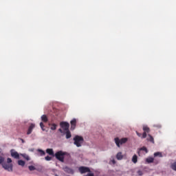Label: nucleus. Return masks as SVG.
Here are the masks:
<instances>
[{
  "mask_svg": "<svg viewBox=\"0 0 176 176\" xmlns=\"http://www.w3.org/2000/svg\"><path fill=\"white\" fill-rule=\"evenodd\" d=\"M10 163H12V159L8 158L7 162H4L2 164L3 169L6 170L7 171H13V164Z\"/></svg>",
  "mask_w": 176,
  "mask_h": 176,
  "instance_id": "nucleus-1",
  "label": "nucleus"
},
{
  "mask_svg": "<svg viewBox=\"0 0 176 176\" xmlns=\"http://www.w3.org/2000/svg\"><path fill=\"white\" fill-rule=\"evenodd\" d=\"M65 155H67V152L59 151L55 153V157L57 159V160H59V162L64 163V157Z\"/></svg>",
  "mask_w": 176,
  "mask_h": 176,
  "instance_id": "nucleus-2",
  "label": "nucleus"
},
{
  "mask_svg": "<svg viewBox=\"0 0 176 176\" xmlns=\"http://www.w3.org/2000/svg\"><path fill=\"white\" fill-rule=\"evenodd\" d=\"M74 145H76L78 148L82 146V143L83 142V137L79 136V135H76L74 138Z\"/></svg>",
  "mask_w": 176,
  "mask_h": 176,
  "instance_id": "nucleus-3",
  "label": "nucleus"
},
{
  "mask_svg": "<svg viewBox=\"0 0 176 176\" xmlns=\"http://www.w3.org/2000/svg\"><path fill=\"white\" fill-rule=\"evenodd\" d=\"M129 139L127 138H123L122 139H119V138H116L114 141L116 142V146L118 148H120V145H123V144H126Z\"/></svg>",
  "mask_w": 176,
  "mask_h": 176,
  "instance_id": "nucleus-4",
  "label": "nucleus"
},
{
  "mask_svg": "<svg viewBox=\"0 0 176 176\" xmlns=\"http://www.w3.org/2000/svg\"><path fill=\"white\" fill-rule=\"evenodd\" d=\"M60 126L62 129L65 130V131H68L69 130V123L66 122H61L60 123Z\"/></svg>",
  "mask_w": 176,
  "mask_h": 176,
  "instance_id": "nucleus-5",
  "label": "nucleus"
},
{
  "mask_svg": "<svg viewBox=\"0 0 176 176\" xmlns=\"http://www.w3.org/2000/svg\"><path fill=\"white\" fill-rule=\"evenodd\" d=\"M78 170L81 174L90 173V168H89L88 167L80 166Z\"/></svg>",
  "mask_w": 176,
  "mask_h": 176,
  "instance_id": "nucleus-6",
  "label": "nucleus"
},
{
  "mask_svg": "<svg viewBox=\"0 0 176 176\" xmlns=\"http://www.w3.org/2000/svg\"><path fill=\"white\" fill-rule=\"evenodd\" d=\"M143 131H144L142 134V138H146V133H149L151 131V129L148 126H143Z\"/></svg>",
  "mask_w": 176,
  "mask_h": 176,
  "instance_id": "nucleus-7",
  "label": "nucleus"
},
{
  "mask_svg": "<svg viewBox=\"0 0 176 176\" xmlns=\"http://www.w3.org/2000/svg\"><path fill=\"white\" fill-rule=\"evenodd\" d=\"M10 152L12 157H14V159H20V155H19V153L14 151V150H11Z\"/></svg>",
  "mask_w": 176,
  "mask_h": 176,
  "instance_id": "nucleus-8",
  "label": "nucleus"
},
{
  "mask_svg": "<svg viewBox=\"0 0 176 176\" xmlns=\"http://www.w3.org/2000/svg\"><path fill=\"white\" fill-rule=\"evenodd\" d=\"M71 124V130H75L76 128V119L74 118L73 120H71L70 122Z\"/></svg>",
  "mask_w": 176,
  "mask_h": 176,
  "instance_id": "nucleus-9",
  "label": "nucleus"
},
{
  "mask_svg": "<svg viewBox=\"0 0 176 176\" xmlns=\"http://www.w3.org/2000/svg\"><path fill=\"white\" fill-rule=\"evenodd\" d=\"M63 170L65 173H67V174H74V170L69 167L65 166L63 168Z\"/></svg>",
  "mask_w": 176,
  "mask_h": 176,
  "instance_id": "nucleus-10",
  "label": "nucleus"
},
{
  "mask_svg": "<svg viewBox=\"0 0 176 176\" xmlns=\"http://www.w3.org/2000/svg\"><path fill=\"white\" fill-rule=\"evenodd\" d=\"M34 129H35V125L34 124H31L27 132L28 135H30V134L32 133V130H34Z\"/></svg>",
  "mask_w": 176,
  "mask_h": 176,
  "instance_id": "nucleus-11",
  "label": "nucleus"
},
{
  "mask_svg": "<svg viewBox=\"0 0 176 176\" xmlns=\"http://www.w3.org/2000/svg\"><path fill=\"white\" fill-rule=\"evenodd\" d=\"M147 141L152 142V144H155V139H153V137H152V135L150 134H148L147 136Z\"/></svg>",
  "mask_w": 176,
  "mask_h": 176,
  "instance_id": "nucleus-12",
  "label": "nucleus"
},
{
  "mask_svg": "<svg viewBox=\"0 0 176 176\" xmlns=\"http://www.w3.org/2000/svg\"><path fill=\"white\" fill-rule=\"evenodd\" d=\"M41 120L42 122H43L44 123H47L49 119L47 118V116L46 115H43L41 116Z\"/></svg>",
  "mask_w": 176,
  "mask_h": 176,
  "instance_id": "nucleus-13",
  "label": "nucleus"
},
{
  "mask_svg": "<svg viewBox=\"0 0 176 176\" xmlns=\"http://www.w3.org/2000/svg\"><path fill=\"white\" fill-rule=\"evenodd\" d=\"M46 152L48 153V155H50L51 156H54V151H53V148H47L46 150Z\"/></svg>",
  "mask_w": 176,
  "mask_h": 176,
  "instance_id": "nucleus-14",
  "label": "nucleus"
},
{
  "mask_svg": "<svg viewBox=\"0 0 176 176\" xmlns=\"http://www.w3.org/2000/svg\"><path fill=\"white\" fill-rule=\"evenodd\" d=\"M116 159L117 160H122V159H123V155L122 154V152H119L117 153Z\"/></svg>",
  "mask_w": 176,
  "mask_h": 176,
  "instance_id": "nucleus-15",
  "label": "nucleus"
},
{
  "mask_svg": "<svg viewBox=\"0 0 176 176\" xmlns=\"http://www.w3.org/2000/svg\"><path fill=\"white\" fill-rule=\"evenodd\" d=\"M137 162H138V157L137 156V155H134L132 157V162L135 164Z\"/></svg>",
  "mask_w": 176,
  "mask_h": 176,
  "instance_id": "nucleus-16",
  "label": "nucleus"
},
{
  "mask_svg": "<svg viewBox=\"0 0 176 176\" xmlns=\"http://www.w3.org/2000/svg\"><path fill=\"white\" fill-rule=\"evenodd\" d=\"M22 156V157L25 158V160L30 161L31 160V158H30V156H28V155L23 153L21 155Z\"/></svg>",
  "mask_w": 176,
  "mask_h": 176,
  "instance_id": "nucleus-17",
  "label": "nucleus"
},
{
  "mask_svg": "<svg viewBox=\"0 0 176 176\" xmlns=\"http://www.w3.org/2000/svg\"><path fill=\"white\" fill-rule=\"evenodd\" d=\"M157 156L159 157H163V155L162 154L161 152H156L154 153V157H157Z\"/></svg>",
  "mask_w": 176,
  "mask_h": 176,
  "instance_id": "nucleus-18",
  "label": "nucleus"
},
{
  "mask_svg": "<svg viewBox=\"0 0 176 176\" xmlns=\"http://www.w3.org/2000/svg\"><path fill=\"white\" fill-rule=\"evenodd\" d=\"M18 164H19V166H21L22 167H24V166H25V162L20 160L18 161Z\"/></svg>",
  "mask_w": 176,
  "mask_h": 176,
  "instance_id": "nucleus-19",
  "label": "nucleus"
},
{
  "mask_svg": "<svg viewBox=\"0 0 176 176\" xmlns=\"http://www.w3.org/2000/svg\"><path fill=\"white\" fill-rule=\"evenodd\" d=\"M71 137H72V135H71V132L69 131V130L66 131V138H67V140L71 138Z\"/></svg>",
  "mask_w": 176,
  "mask_h": 176,
  "instance_id": "nucleus-20",
  "label": "nucleus"
},
{
  "mask_svg": "<svg viewBox=\"0 0 176 176\" xmlns=\"http://www.w3.org/2000/svg\"><path fill=\"white\" fill-rule=\"evenodd\" d=\"M153 160H155L154 159H153V157H148V158H146V163H153Z\"/></svg>",
  "mask_w": 176,
  "mask_h": 176,
  "instance_id": "nucleus-21",
  "label": "nucleus"
},
{
  "mask_svg": "<svg viewBox=\"0 0 176 176\" xmlns=\"http://www.w3.org/2000/svg\"><path fill=\"white\" fill-rule=\"evenodd\" d=\"M172 170L176 171V162H173L170 166Z\"/></svg>",
  "mask_w": 176,
  "mask_h": 176,
  "instance_id": "nucleus-22",
  "label": "nucleus"
},
{
  "mask_svg": "<svg viewBox=\"0 0 176 176\" xmlns=\"http://www.w3.org/2000/svg\"><path fill=\"white\" fill-rule=\"evenodd\" d=\"M28 168L30 171H35V170H36V168H35V166H29Z\"/></svg>",
  "mask_w": 176,
  "mask_h": 176,
  "instance_id": "nucleus-23",
  "label": "nucleus"
},
{
  "mask_svg": "<svg viewBox=\"0 0 176 176\" xmlns=\"http://www.w3.org/2000/svg\"><path fill=\"white\" fill-rule=\"evenodd\" d=\"M51 130H56L57 129V124H51Z\"/></svg>",
  "mask_w": 176,
  "mask_h": 176,
  "instance_id": "nucleus-24",
  "label": "nucleus"
},
{
  "mask_svg": "<svg viewBox=\"0 0 176 176\" xmlns=\"http://www.w3.org/2000/svg\"><path fill=\"white\" fill-rule=\"evenodd\" d=\"M139 151H144V152H146V153H148V148H146V147L145 146L139 148Z\"/></svg>",
  "mask_w": 176,
  "mask_h": 176,
  "instance_id": "nucleus-25",
  "label": "nucleus"
},
{
  "mask_svg": "<svg viewBox=\"0 0 176 176\" xmlns=\"http://www.w3.org/2000/svg\"><path fill=\"white\" fill-rule=\"evenodd\" d=\"M38 152H39L41 156H45V155L46 154V153H45V151H43L41 149H38Z\"/></svg>",
  "mask_w": 176,
  "mask_h": 176,
  "instance_id": "nucleus-26",
  "label": "nucleus"
},
{
  "mask_svg": "<svg viewBox=\"0 0 176 176\" xmlns=\"http://www.w3.org/2000/svg\"><path fill=\"white\" fill-rule=\"evenodd\" d=\"M40 127L43 130V131H45V130H46L45 129V125L43 124V122L40 123Z\"/></svg>",
  "mask_w": 176,
  "mask_h": 176,
  "instance_id": "nucleus-27",
  "label": "nucleus"
},
{
  "mask_svg": "<svg viewBox=\"0 0 176 176\" xmlns=\"http://www.w3.org/2000/svg\"><path fill=\"white\" fill-rule=\"evenodd\" d=\"M5 162V158L3 157H0V164H2Z\"/></svg>",
  "mask_w": 176,
  "mask_h": 176,
  "instance_id": "nucleus-28",
  "label": "nucleus"
},
{
  "mask_svg": "<svg viewBox=\"0 0 176 176\" xmlns=\"http://www.w3.org/2000/svg\"><path fill=\"white\" fill-rule=\"evenodd\" d=\"M45 160H47V162H50V160H52V157L50 156H46L45 157Z\"/></svg>",
  "mask_w": 176,
  "mask_h": 176,
  "instance_id": "nucleus-29",
  "label": "nucleus"
},
{
  "mask_svg": "<svg viewBox=\"0 0 176 176\" xmlns=\"http://www.w3.org/2000/svg\"><path fill=\"white\" fill-rule=\"evenodd\" d=\"M153 127H156L157 129H160L162 127V125H160V124H154Z\"/></svg>",
  "mask_w": 176,
  "mask_h": 176,
  "instance_id": "nucleus-30",
  "label": "nucleus"
},
{
  "mask_svg": "<svg viewBox=\"0 0 176 176\" xmlns=\"http://www.w3.org/2000/svg\"><path fill=\"white\" fill-rule=\"evenodd\" d=\"M138 175H142V174H144V173L142 172V170H138Z\"/></svg>",
  "mask_w": 176,
  "mask_h": 176,
  "instance_id": "nucleus-31",
  "label": "nucleus"
},
{
  "mask_svg": "<svg viewBox=\"0 0 176 176\" xmlns=\"http://www.w3.org/2000/svg\"><path fill=\"white\" fill-rule=\"evenodd\" d=\"M110 163H112V164H116V161L115 160H111Z\"/></svg>",
  "mask_w": 176,
  "mask_h": 176,
  "instance_id": "nucleus-32",
  "label": "nucleus"
},
{
  "mask_svg": "<svg viewBox=\"0 0 176 176\" xmlns=\"http://www.w3.org/2000/svg\"><path fill=\"white\" fill-rule=\"evenodd\" d=\"M136 134L138 137H142V134L140 133L138 131H136Z\"/></svg>",
  "mask_w": 176,
  "mask_h": 176,
  "instance_id": "nucleus-33",
  "label": "nucleus"
},
{
  "mask_svg": "<svg viewBox=\"0 0 176 176\" xmlns=\"http://www.w3.org/2000/svg\"><path fill=\"white\" fill-rule=\"evenodd\" d=\"M87 176H94V173H88Z\"/></svg>",
  "mask_w": 176,
  "mask_h": 176,
  "instance_id": "nucleus-34",
  "label": "nucleus"
},
{
  "mask_svg": "<svg viewBox=\"0 0 176 176\" xmlns=\"http://www.w3.org/2000/svg\"><path fill=\"white\" fill-rule=\"evenodd\" d=\"M58 131H60V133H63V129H58Z\"/></svg>",
  "mask_w": 176,
  "mask_h": 176,
  "instance_id": "nucleus-35",
  "label": "nucleus"
},
{
  "mask_svg": "<svg viewBox=\"0 0 176 176\" xmlns=\"http://www.w3.org/2000/svg\"><path fill=\"white\" fill-rule=\"evenodd\" d=\"M21 141H22L23 143H24V140L21 139Z\"/></svg>",
  "mask_w": 176,
  "mask_h": 176,
  "instance_id": "nucleus-36",
  "label": "nucleus"
},
{
  "mask_svg": "<svg viewBox=\"0 0 176 176\" xmlns=\"http://www.w3.org/2000/svg\"><path fill=\"white\" fill-rule=\"evenodd\" d=\"M138 154L139 155V156H140V151H138Z\"/></svg>",
  "mask_w": 176,
  "mask_h": 176,
  "instance_id": "nucleus-37",
  "label": "nucleus"
}]
</instances>
